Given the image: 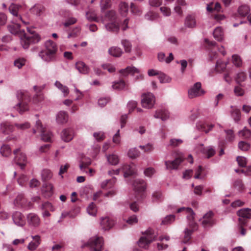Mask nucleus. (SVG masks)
<instances>
[{"label":"nucleus","mask_w":251,"mask_h":251,"mask_svg":"<svg viewBox=\"0 0 251 251\" xmlns=\"http://www.w3.org/2000/svg\"><path fill=\"white\" fill-rule=\"evenodd\" d=\"M16 23L8 26L9 31L13 34H20L21 43L24 49L28 48L31 43H37L40 40L39 35L36 33H31L27 35L25 30L21 28V25L18 23V19L14 20Z\"/></svg>","instance_id":"obj_1"},{"label":"nucleus","mask_w":251,"mask_h":251,"mask_svg":"<svg viewBox=\"0 0 251 251\" xmlns=\"http://www.w3.org/2000/svg\"><path fill=\"white\" fill-rule=\"evenodd\" d=\"M46 50L39 53V56L44 60L49 62L53 60L57 50L56 44L52 41L49 40L45 43Z\"/></svg>","instance_id":"obj_2"},{"label":"nucleus","mask_w":251,"mask_h":251,"mask_svg":"<svg viewBox=\"0 0 251 251\" xmlns=\"http://www.w3.org/2000/svg\"><path fill=\"white\" fill-rule=\"evenodd\" d=\"M19 103L16 107V109L21 114L28 110L27 102L30 100V98L27 92H19L17 94Z\"/></svg>","instance_id":"obj_3"},{"label":"nucleus","mask_w":251,"mask_h":251,"mask_svg":"<svg viewBox=\"0 0 251 251\" xmlns=\"http://www.w3.org/2000/svg\"><path fill=\"white\" fill-rule=\"evenodd\" d=\"M173 154L175 157L174 160H167L164 162L166 169L169 170H177L185 159L184 155L181 152L174 151Z\"/></svg>","instance_id":"obj_4"},{"label":"nucleus","mask_w":251,"mask_h":251,"mask_svg":"<svg viewBox=\"0 0 251 251\" xmlns=\"http://www.w3.org/2000/svg\"><path fill=\"white\" fill-rule=\"evenodd\" d=\"M156 237L153 230L149 229L140 238L138 242L139 246L143 248H147L149 245L155 240Z\"/></svg>","instance_id":"obj_5"},{"label":"nucleus","mask_w":251,"mask_h":251,"mask_svg":"<svg viewBox=\"0 0 251 251\" xmlns=\"http://www.w3.org/2000/svg\"><path fill=\"white\" fill-rule=\"evenodd\" d=\"M134 188L135 196L137 200H140L145 197L146 182L139 179H135L133 183Z\"/></svg>","instance_id":"obj_6"},{"label":"nucleus","mask_w":251,"mask_h":251,"mask_svg":"<svg viewBox=\"0 0 251 251\" xmlns=\"http://www.w3.org/2000/svg\"><path fill=\"white\" fill-rule=\"evenodd\" d=\"M36 128L33 129V133L35 134L37 132H39L41 134V139L45 142H51L52 133L47 130V129L43 127L41 122L38 120L36 123Z\"/></svg>","instance_id":"obj_7"},{"label":"nucleus","mask_w":251,"mask_h":251,"mask_svg":"<svg viewBox=\"0 0 251 251\" xmlns=\"http://www.w3.org/2000/svg\"><path fill=\"white\" fill-rule=\"evenodd\" d=\"M103 245V240L101 237H95L91 238L86 245L82 246H88L91 251H101Z\"/></svg>","instance_id":"obj_8"},{"label":"nucleus","mask_w":251,"mask_h":251,"mask_svg":"<svg viewBox=\"0 0 251 251\" xmlns=\"http://www.w3.org/2000/svg\"><path fill=\"white\" fill-rule=\"evenodd\" d=\"M182 211H185L187 214V219L188 221V227L193 228V229H198V226L194 221L195 213L192 209L189 207L186 208L182 207L177 210V213H180Z\"/></svg>","instance_id":"obj_9"},{"label":"nucleus","mask_w":251,"mask_h":251,"mask_svg":"<svg viewBox=\"0 0 251 251\" xmlns=\"http://www.w3.org/2000/svg\"><path fill=\"white\" fill-rule=\"evenodd\" d=\"M203 93L201 83L196 82L188 89V96L189 99H193L201 96Z\"/></svg>","instance_id":"obj_10"},{"label":"nucleus","mask_w":251,"mask_h":251,"mask_svg":"<svg viewBox=\"0 0 251 251\" xmlns=\"http://www.w3.org/2000/svg\"><path fill=\"white\" fill-rule=\"evenodd\" d=\"M155 103V98L151 93L144 94L142 95L141 103L143 107L146 108H151Z\"/></svg>","instance_id":"obj_11"},{"label":"nucleus","mask_w":251,"mask_h":251,"mask_svg":"<svg viewBox=\"0 0 251 251\" xmlns=\"http://www.w3.org/2000/svg\"><path fill=\"white\" fill-rule=\"evenodd\" d=\"M14 154L15 155V162L20 166L22 169L24 168L26 162L25 155L21 152L20 149L14 151Z\"/></svg>","instance_id":"obj_12"},{"label":"nucleus","mask_w":251,"mask_h":251,"mask_svg":"<svg viewBox=\"0 0 251 251\" xmlns=\"http://www.w3.org/2000/svg\"><path fill=\"white\" fill-rule=\"evenodd\" d=\"M14 205L18 208H25L30 207L31 203L30 202H27L23 194L18 195L14 201Z\"/></svg>","instance_id":"obj_13"},{"label":"nucleus","mask_w":251,"mask_h":251,"mask_svg":"<svg viewBox=\"0 0 251 251\" xmlns=\"http://www.w3.org/2000/svg\"><path fill=\"white\" fill-rule=\"evenodd\" d=\"M12 218L14 224L19 226H23L25 224L24 215L19 211H15L12 214Z\"/></svg>","instance_id":"obj_14"},{"label":"nucleus","mask_w":251,"mask_h":251,"mask_svg":"<svg viewBox=\"0 0 251 251\" xmlns=\"http://www.w3.org/2000/svg\"><path fill=\"white\" fill-rule=\"evenodd\" d=\"M27 222L29 226L38 227L41 224V220L39 217L36 214L31 213L28 214L26 217Z\"/></svg>","instance_id":"obj_15"},{"label":"nucleus","mask_w":251,"mask_h":251,"mask_svg":"<svg viewBox=\"0 0 251 251\" xmlns=\"http://www.w3.org/2000/svg\"><path fill=\"white\" fill-rule=\"evenodd\" d=\"M121 170L124 173L125 177L133 176L136 172L135 165L132 163L129 165L124 164L122 166Z\"/></svg>","instance_id":"obj_16"},{"label":"nucleus","mask_w":251,"mask_h":251,"mask_svg":"<svg viewBox=\"0 0 251 251\" xmlns=\"http://www.w3.org/2000/svg\"><path fill=\"white\" fill-rule=\"evenodd\" d=\"M214 216V214L212 211L205 214V228H210L216 225L217 221Z\"/></svg>","instance_id":"obj_17"},{"label":"nucleus","mask_w":251,"mask_h":251,"mask_svg":"<svg viewBox=\"0 0 251 251\" xmlns=\"http://www.w3.org/2000/svg\"><path fill=\"white\" fill-rule=\"evenodd\" d=\"M121 21L120 20L108 22L105 24L106 29L110 32L114 33H118L120 30Z\"/></svg>","instance_id":"obj_18"},{"label":"nucleus","mask_w":251,"mask_h":251,"mask_svg":"<svg viewBox=\"0 0 251 251\" xmlns=\"http://www.w3.org/2000/svg\"><path fill=\"white\" fill-rule=\"evenodd\" d=\"M20 8L21 6L12 3L10 5L9 10L10 13L15 17L16 19L19 20L25 25H27L29 24V22L24 21L21 16H19L18 14V11Z\"/></svg>","instance_id":"obj_19"},{"label":"nucleus","mask_w":251,"mask_h":251,"mask_svg":"<svg viewBox=\"0 0 251 251\" xmlns=\"http://www.w3.org/2000/svg\"><path fill=\"white\" fill-rule=\"evenodd\" d=\"M114 221L109 217H106L101 219L100 225L105 230H109L114 225Z\"/></svg>","instance_id":"obj_20"},{"label":"nucleus","mask_w":251,"mask_h":251,"mask_svg":"<svg viewBox=\"0 0 251 251\" xmlns=\"http://www.w3.org/2000/svg\"><path fill=\"white\" fill-rule=\"evenodd\" d=\"M74 136V131L73 129L68 128L64 129L62 132L61 138L66 142L71 141Z\"/></svg>","instance_id":"obj_21"},{"label":"nucleus","mask_w":251,"mask_h":251,"mask_svg":"<svg viewBox=\"0 0 251 251\" xmlns=\"http://www.w3.org/2000/svg\"><path fill=\"white\" fill-rule=\"evenodd\" d=\"M119 20L120 19L118 18L116 12L114 10H109L105 14L104 20L107 23Z\"/></svg>","instance_id":"obj_22"},{"label":"nucleus","mask_w":251,"mask_h":251,"mask_svg":"<svg viewBox=\"0 0 251 251\" xmlns=\"http://www.w3.org/2000/svg\"><path fill=\"white\" fill-rule=\"evenodd\" d=\"M119 72L123 76H126L128 74L134 75L135 74H138L139 73V70L134 67L128 66L125 69H121Z\"/></svg>","instance_id":"obj_23"},{"label":"nucleus","mask_w":251,"mask_h":251,"mask_svg":"<svg viewBox=\"0 0 251 251\" xmlns=\"http://www.w3.org/2000/svg\"><path fill=\"white\" fill-rule=\"evenodd\" d=\"M198 229H193V228H185L184 233V236L182 239V242L184 244L189 243L191 239V235L192 233L197 230Z\"/></svg>","instance_id":"obj_24"},{"label":"nucleus","mask_w":251,"mask_h":251,"mask_svg":"<svg viewBox=\"0 0 251 251\" xmlns=\"http://www.w3.org/2000/svg\"><path fill=\"white\" fill-rule=\"evenodd\" d=\"M42 191L46 197H50L53 194V186L51 184L46 183L43 185Z\"/></svg>","instance_id":"obj_25"},{"label":"nucleus","mask_w":251,"mask_h":251,"mask_svg":"<svg viewBox=\"0 0 251 251\" xmlns=\"http://www.w3.org/2000/svg\"><path fill=\"white\" fill-rule=\"evenodd\" d=\"M34 242H31L28 245L27 248L30 251H34L36 249L40 243V237L39 235L32 236Z\"/></svg>","instance_id":"obj_26"},{"label":"nucleus","mask_w":251,"mask_h":251,"mask_svg":"<svg viewBox=\"0 0 251 251\" xmlns=\"http://www.w3.org/2000/svg\"><path fill=\"white\" fill-rule=\"evenodd\" d=\"M0 129L2 133L8 134L12 132L14 130V126L8 122L1 123Z\"/></svg>","instance_id":"obj_27"},{"label":"nucleus","mask_w":251,"mask_h":251,"mask_svg":"<svg viewBox=\"0 0 251 251\" xmlns=\"http://www.w3.org/2000/svg\"><path fill=\"white\" fill-rule=\"evenodd\" d=\"M185 25L189 28H193L196 26V20L195 15L190 14L187 16L185 22Z\"/></svg>","instance_id":"obj_28"},{"label":"nucleus","mask_w":251,"mask_h":251,"mask_svg":"<svg viewBox=\"0 0 251 251\" xmlns=\"http://www.w3.org/2000/svg\"><path fill=\"white\" fill-rule=\"evenodd\" d=\"M68 120V114L66 112L60 111L57 115L56 121L59 124L66 123Z\"/></svg>","instance_id":"obj_29"},{"label":"nucleus","mask_w":251,"mask_h":251,"mask_svg":"<svg viewBox=\"0 0 251 251\" xmlns=\"http://www.w3.org/2000/svg\"><path fill=\"white\" fill-rule=\"evenodd\" d=\"M154 117L155 118H159L163 121H165L168 119L169 113L166 110H157L156 111Z\"/></svg>","instance_id":"obj_30"},{"label":"nucleus","mask_w":251,"mask_h":251,"mask_svg":"<svg viewBox=\"0 0 251 251\" xmlns=\"http://www.w3.org/2000/svg\"><path fill=\"white\" fill-rule=\"evenodd\" d=\"M206 10L209 12H220L221 10V6L218 2H216L215 4L213 2H211L207 5Z\"/></svg>","instance_id":"obj_31"},{"label":"nucleus","mask_w":251,"mask_h":251,"mask_svg":"<svg viewBox=\"0 0 251 251\" xmlns=\"http://www.w3.org/2000/svg\"><path fill=\"white\" fill-rule=\"evenodd\" d=\"M213 36L215 39L219 41H221L223 39L224 32L223 29L220 26L215 28L213 32Z\"/></svg>","instance_id":"obj_32"},{"label":"nucleus","mask_w":251,"mask_h":251,"mask_svg":"<svg viewBox=\"0 0 251 251\" xmlns=\"http://www.w3.org/2000/svg\"><path fill=\"white\" fill-rule=\"evenodd\" d=\"M75 67L77 70L83 74H86L89 72V68L86 64L81 61L77 62L75 64Z\"/></svg>","instance_id":"obj_33"},{"label":"nucleus","mask_w":251,"mask_h":251,"mask_svg":"<svg viewBox=\"0 0 251 251\" xmlns=\"http://www.w3.org/2000/svg\"><path fill=\"white\" fill-rule=\"evenodd\" d=\"M237 215L241 217L246 218L248 219L251 218V209L244 208L237 212Z\"/></svg>","instance_id":"obj_34"},{"label":"nucleus","mask_w":251,"mask_h":251,"mask_svg":"<svg viewBox=\"0 0 251 251\" xmlns=\"http://www.w3.org/2000/svg\"><path fill=\"white\" fill-rule=\"evenodd\" d=\"M34 89L36 92V95L34 97L35 102H39L43 100V96L41 93L42 89L40 87L36 86L34 87Z\"/></svg>","instance_id":"obj_35"},{"label":"nucleus","mask_w":251,"mask_h":251,"mask_svg":"<svg viewBox=\"0 0 251 251\" xmlns=\"http://www.w3.org/2000/svg\"><path fill=\"white\" fill-rule=\"evenodd\" d=\"M44 11V7L39 4L35 5L30 9L31 13L37 15H41Z\"/></svg>","instance_id":"obj_36"},{"label":"nucleus","mask_w":251,"mask_h":251,"mask_svg":"<svg viewBox=\"0 0 251 251\" xmlns=\"http://www.w3.org/2000/svg\"><path fill=\"white\" fill-rule=\"evenodd\" d=\"M108 52L110 55L114 57H119L123 53L120 48L115 47L110 48L109 49Z\"/></svg>","instance_id":"obj_37"},{"label":"nucleus","mask_w":251,"mask_h":251,"mask_svg":"<svg viewBox=\"0 0 251 251\" xmlns=\"http://www.w3.org/2000/svg\"><path fill=\"white\" fill-rule=\"evenodd\" d=\"M107 159L108 162L112 165H117L119 161L118 156L115 154H111L108 155L107 156Z\"/></svg>","instance_id":"obj_38"},{"label":"nucleus","mask_w":251,"mask_h":251,"mask_svg":"<svg viewBox=\"0 0 251 251\" xmlns=\"http://www.w3.org/2000/svg\"><path fill=\"white\" fill-rule=\"evenodd\" d=\"M233 64L236 67H241L242 66V60L241 57L237 54H234L232 56Z\"/></svg>","instance_id":"obj_39"},{"label":"nucleus","mask_w":251,"mask_h":251,"mask_svg":"<svg viewBox=\"0 0 251 251\" xmlns=\"http://www.w3.org/2000/svg\"><path fill=\"white\" fill-rule=\"evenodd\" d=\"M88 213L93 216H95L97 213V208L94 202H91L87 208Z\"/></svg>","instance_id":"obj_40"},{"label":"nucleus","mask_w":251,"mask_h":251,"mask_svg":"<svg viewBox=\"0 0 251 251\" xmlns=\"http://www.w3.org/2000/svg\"><path fill=\"white\" fill-rule=\"evenodd\" d=\"M250 11V8L249 6L244 5L240 6L238 8L239 14L243 17L246 16Z\"/></svg>","instance_id":"obj_41"},{"label":"nucleus","mask_w":251,"mask_h":251,"mask_svg":"<svg viewBox=\"0 0 251 251\" xmlns=\"http://www.w3.org/2000/svg\"><path fill=\"white\" fill-rule=\"evenodd\" d=\"M128 5L126 2H121L120 4V12L122 16H126L128 12Z\"/></svg>","instance_id":"obj_42"},{"label":"nucleus","mask_w":251,"mask_h":251,"mask_svg":"<svg viewBox=\"0 0 251 251\" xmlns=\"http://www.w3.org/2000/svg\"><path fill=\"white\" fill-rule=\"evenodd\" d=\"M11 150L8 145H3L0 149V153L3 156L7 157L11 154Z\"/></svg>","instance_id":"obj_43"},{"label":"nucleus","mask_w":251,"mask_h":251,"mask_svg":"<svg viewBox=\"0 0 251 251\" xmlns=\"http://www.w3.org/2000/svg\"><path fill=\"white\" fill-rule=\"evenodd\" d=\"M231 108H233L232 111L231 112L232 117L234 119V120L236 122H238L240 119V111L239 109L233 107L231 106Z\"/></svg>","instance_id":"obj_44"},{"label":"nucleus","mask_w":251,"mask_h":251,"mask_svg":"<svg viewBox=\"0 0 251 251\" xmlns=\"http://www.w3.org/2000/svg\"><path fill=\"white\" fill-rule=\"evenodd\" d=\"M52 175L51 171L48 169H44L42 172V178L43 181H47L52 177Z\"/></svg>","instance_id":"obj_45"},{"label":"nucleus","mask_w":251,"mask_h":251,"mask_svg":"<svg viewBox=\"0 0 251 251\" xmlns=\"http://www.w3.org/2000/svg\"><path fill=\"white\" fill-rule=\"evenodd\" d=\"M226 67V63L225 62L219 60L216 65V70L218 72H222L225 70Z\"/></svg>","instance_id":"obj_46"},{"label":"nucleus","mask_w":251,"mask_h":251,"mask_svg":"<svg viewBox=\"0 0 251 251\" xmlns=\"http://www.w3.org/2000/svg\"><path fill=\"white\" fill-rule=\"evenodd\" d=\"M126 86V83L123 80H120L119 81L115 82L112 85L114 89L121 90L123 89Z\"/></svg>","instance_id":"obj_47"},{"label":"nucleus","mask_w":251,"mask_h":251,"mask_svg":"<svg viewBox=\"0 0 251 251\" xmlns=\"http://www.w3.org/2000/svg\"><path fill=\"white\" fill-rule=\"evenodd\" d=\"M238 134L240 137L246 139L251 137V132L250 130L246 127H244L243 130L239 132Z\"/></svg>","instance_id":"obj_48"},{"label":"nucleus","mask_w":251,"mask_h":251,"mask_svg":"<svg viewBox=\"0 0 251 251\" xmlns=\"http://www.w3.org/2000/svg\"><path fill=\"white\" fill-rule=\"evenodd\" d=\"M26 60L24 58H19L14 61V65L18 69H21L25 64Z\"/></svg>","instance_id":"obj_49"},{"label":"nucleus","mask_w":251,"mask_h":251,"mask_svg":"<svg viewBox=\"0 0 251 251\" xmlns=\"http://www.w3.org/2000/svg\"><path fill=\"white\" fill-rule=\"evenodd\" d=\"M140 152L136 149H131L128 152V155L132 159L136 158L139 156Z\"/></svg>","instance_id":"obj_50"},{"label":"nucleus","mask_w":251,"mask_h":251,"mask_svg":"<svg viewBox=\"0 0 251 251\" xmlns=\"http://www.w3.org/2000/svg\"><path fill=\"white\" fill-rule=\"evenodd\" d=\"M247 78L246 73L244 72H239L236 75L235 78L238 83H241L244 81Z\"/></svg>","instance_id":"obj_51"},{"label":"nucleus","mask_w":251,"mask_h":251,"mask_svg":"<svg viewBox=\"0 0 251 251\" xmlns=\"http://www.w3.org/2000/svg\"><path fill=\"white\" fill-rule=\"evenodd\" d=\"M175 220V216L174 215H170L167 216L162 221V224L168 225L173 222Z\"/></svg>","instance_id":"obj_52"},{"label":"nucleus","mask_w":251,"mask_h":251,"mask_svg":"<svg viewBox=\"0 0 251 251\" xmlns=\"http://www.w3.org/2000/svg\"><path fill=\"white\" fill-rule=\"evenodd\" d=\"M158 17L157 13L150 11L148 12L145 16V18L146 20L153 21L156 19Z\"/></svg>","instance_id":"obj_53"},{"label":"nucleus","mask_w":251,"mask_h":251,"mask_svg":"<svg viewBox=\"0 0 251 251\" xmlns=\"http://www.w3.org/2000/svg\"><path fill=\"white\" fill-rule=\"evenodd\" d=\"M122 44L124 47L125 50L126 52H129L131 49V44L129 41L123 40L122 41Z\"/></svg>","instance_id":"obj_54"},{"label":"nucleus","mask_w":251,"mask_h":251,"mask_svg":"<svg viewBox=\"0 0 251 251\" xmlns=\"http://www.w3.org/2000/svg\"><path fill=\"white\" fill-rule=\"evenodd\" d=\"M111 5L110 0H101L100 1V7L102 11L108 9Z\"/></svg>","instance_id":"obj_55"},{"label":"nucleus","mask_w":251,"mask_h":251,"mask_svg":"<svg viewBox=\"0 0 251 251\" xmlns=\"http://www.w3.org/2000/svg\"><path fill=\"white\" fill-rule=\"evenodd\" d=\"M238 147L243 151H247L250 148V145L244 141H241L238 144Z\"/></svg>","instance_id":"obj_56"},{"label":"nucleus","mask_w":251,"mask_h":251,"mask_svg":"<svg viewBox=\"0 0 251 251\" xmlns=\"http://www.w3.org/2000/svg\"><path fill=\"white\" fill-rule=\"evenodd\" d=\"M233 185L238 191H241L244 189V186L241 180L238 179L235 181Z\"/></svg>","instance_id":"obj_57"},{"label":"nucleus","mask_w":251,"mask_h":251,"mask_svg":"<svg viewBox=\"0 0 251 251\" xmlns=\"http://www.w3.org/2000/svg\"><path fill=\"white\" fill-rule=\"evenodd\" d=\"M93 136L96 139V140H97L99 142H100L103 140L105 138L103 132L101 131L98 132H95L93 134Z\"/></svg>","instance_id":"obj_58"},{"label":"nucleus","mask_w":251,"mask_h":251,"mask_svg":"<svg viewBox=\"0 0 251 251\" xmlns=\"http://www.w3.org/2000/svg\"><path fill=\"white\" fill-rule=\"evenodd\" d=\"M86 16L89 21H97L96 14L94 12L88 11L86 13Z\"/></svg>","instance_id":"obj_59"},{"label":"nucleus","mask_w":251,"mask_h":251,"mask_svg":"<svg viewBox=\"0 0 251 251\" xmlns=\"http://www.w3.org/2000/svg\"><path fill=\"white\" fill-rule=\"evenodd\" d=\"M238 165L242 167H244L247 164V159L245 157L242 156H238L236 159Z\"/></svg>","instance_id":"obj_60"},{"label":"nucleus","mask_w":251,"mask_h":251,"mask_svg":"<svg viewBox=\"0 0 251 251\" xmlns=\"http://www.w3.org/2000/svg\"><path fill=\"white\" fill-rule=\"evenodd\" d=\"M130 10L132 13L135 14H140L141 10L139 7L135 5L133 3L130 4Z\"/></svg>","instance_id":"obj_61"},{"label":"nucleus","mask_w":251,"mask_h":251,"mask_svg":"<svg viewBox=\"0 0 251 251\" xmlns=\"http://www.w3.org/2000/svg\"><path fill=\"white\" fill-rule=\"evenodd\" d=\"M27 180L28 178L26 176L24 175H22L20 176L19 178H18V182L20 185L24 186L25 185Z\"/></svg>","instance_id":"obj_62"},{"label":"nucleus","mask_w":251,"mask_h":251,"mask_svg":"<svg viewBox=\"0 0 251 251\" xmlns=\"http://www.w3.org/2000/svg\"><path fill=\"white\" fill-rule=\"evenodd\" d=\"M91 164V160L89 159L88 161L84 162L81 161L79 167L81 171H85V170Z\"/></svg>","instance_id":"obj_63"},{"label":"nucleus","mask_w":251,"mask_h":251,"mask_svg":"<svg viewBox=\"0 0 251 251\" xmlns=\"http://www.w3.org/2000/svg\"><path fill=\"white\" fill-rule=\"evenodd\" d=\"M137 222L138 219L137 216L134 215L129 217L126 220V223L131 225L136 224Z\"/></svg>","instance_id":"obj_64"}]
</instances>
